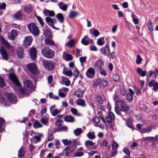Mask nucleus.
Masks as SVG:
<instances>
[{"mask_svg":"<svg viewBox=\"0 0 158 158\" xmlns=\"http://www.w3.org/2000/svg\"><path fill=\"white\" fill-rule=\"evenodd\" d=\"M27 27L29 32L34 35L36 36L40 34L38 27L34 23H31L27 25Z\"/></svg>","mask_w":158,"mask_h":158,"instance_id":"nucleus-1","label":"nucleus"},{"mask_svg":"<svg viewBox=\"0 0 158 158\" xmlns=\"http://www.w3.org/2000/svg\"><path fill=\"white\" fill-rule=\"evenodd\" d=\"M55 52L48 47H45L42 49L41 54L45 57L48 58H52L55 56Z\"/></svg>","mask_w":158,"mask_h":158,"instance_id":"nucleus-2","label":"nucleus"},{"mask_svg":"<svg viewBox=\"0 0 158 158\" xmlns=\"http://www.w3.org/2000/svg\"><path fill=\"white\" fill-rule=\"evenodd\" d=\"M42 63L44 68L48 71L51 70L55 68V64L54 62L43 60Z\"/></svg>","mask_w":158,"mask_h":158,"instance_id":"nucleus-3","label":"nucleus"},{"mask_svg":"<svg viewBox=\"0 0 158 158\" xmlns=\"http://www.w3.org/2000/svg\"><path fill=\"white\" fill-rule=\"evenodd\" d=\"M116 106L118 107L121 111L124 112L125 114L126 112L128 110L129 107L124 102L121 100H118L116 102Z\"/></svg>","mask_w":158,"mask_h":158,"instance_id":"nucleus-4","label":"nucleus"},{"mask_svg":"<svg viewBox=\"0 0 158 158\" xmlns=\"http://www.w3.org/2000/svg\"><path fill=\"white\" fill-rule=\"evenodd\" d=\"M45 19L47 24L53 28L57 30H60L59 28L55 27L54 25V24L56 23L57 22L55 19H52L48 16L46 17Z\"/></svg>","mask_w":158,"mask_h":158,"instance_id":"nucleus-5","label":"nucleus"},{"mask_svg":"<svg viewBox=\"0 0 158 158\" xmlns=\"http://www.w3.org/2000/svg\"><path fill=\"white\" fill-rule=\"evenodd\" d=\"M9 78L14 84L18 86H20L21 84L15 74L13 73H10L9 76Z\"/></svg>","mask_w":158,"mask_h":158,"instance_id":"nucleus-6","label":"nucleus"},{"mask_svg":"<svg viewBox=\"0 0 158 158\" xmlns=\"http://www.w3.org/2000/svg\"><path fill=\"white\" fill-rule=\"evenodd\" d=\"M27 67L29 71L31 73L35 75L38 73V70L35 63H31L28 64Z\"/></svg>","mask_w":158,"mask_h":158,"instance_id":"nucleus-7","label":"nucleus"},{"mask_svg":"<svg viewBox=\"0 0 158 158\" xmlns=\"http://www.w3.org/2000/svg\"><path fill=\"white\" fill-rule=\"evenodd\" d=\"M23 84L24 88L27 89L30 92H31L33 89L32 81L30 80H26L24 81Z\"/></svg>","mask_w":158,"mask_h":158,"instance_id":"nucleus-8","label":"nucleus"},{"mask_svg":"<svg viewBox=\"0 0 158 158\" xmlns=\"http://www.w3.org/2000/svg\"><path fill=\"white\" fill-rule=\"evenodd\" d=\"M6 95L8 99V101L14 104L16 103L17 100V97L14 94L7 93Z\"/></svg>","mask_w":158,"mask_h":158,"instance_id":"nucleus-9","label":"nucleus"},{"mask_svg":"<svg viewBox=\"0 0 158 158\" xmlns=\"http://www.w3.org/2000/svg\"><path fill=\"white\" fill-rule=\"evenodd\" d=\"M33 39L31 36H27L26 37L23 41V46L25 48H27L30 46L31 43Z\"/></svg>","mask_w":158,"mask_h":158,"instance_id":"nucleus-10","label":"nucleus"},{"mask_svg":"<svg viewBox=\"0 0 158 158\" xmlns=\"http://www.w3.org/2000/svg\"><path fill=\"white\" fill-rule=\"evenodd\" d=\"M104 66V62L101 60H98L95 63L94 66V69L97 72L99 71L100 69H102Z\"/></svg>","mask_w":158,"mask_h":158,"instance_id":"nucleus-11","label":"nucleus"},{"mask_svg":"<svg viewBox=\"0 0 158 158\" xmlns=\"http://www.w3.org/2000/svg\"><path fill=\"white\" fill-rule=\"evenodd\" d=\"M100 51L102 54L105 56H109L110 51L108 45L106 44L104 47L100 48Z\"/></svg>","mask_w":158,"mask_h":158,"instance_id":"nucleus-12","label":"nucleus"},{"mask_svg":"<svg viewBox=\"0 0 158 158\" xmlns=\"http://www.w3.org/2000/svg\"><path fill=\"white\" fill-rule=\"evenodd\" d=\"M87 77L89 78H92L94 77L95 74V71L94 69L92 68H89L86 73Z\"/></svg>","mask_w":158,"mask_h":158,"instance_id":"nucleus-13","label":"nucleus"},{"mask_svg":"<svg viewBox=\"0 0 158 158\" xmlns=\"http://www.w3.org/2000/svg\"><path fill=\"white\" fill-rule=\"evenodd\" d=\"M148 85L150 87L153 86L152 90L155 91L158 90V83L155 82L154 79H152L148 83Z\"/></svg>","mask_w":158,"mask_h":158,"instance_id":"nucleus-14","label":"nucleus"},{"mask_svg":"<svg viewBox=\"0 0 158 158\" xmlns=\"http://www.w3.org/2000/svg\"><path fill=\"white\" fill-rule=\"evenodd\" d=\"M30 56L32 60H35L36 57V50L35 47H32L29 52Z\"/></svg>","mask_w":158,"mask_h":158,"instance_id":"nucleus-15","label":"nucleus"},{"mask_svg":"<svg viewBox=\"0 0 158 158\" xmlns=\"http://www.w3.org/2000/svg\"><path fill=\"white\" fill-rule=\"evenodd\" d=\"M16 54L18 57L20 59H22L24 56V50L22 48L20 47L17 50Z\"/></svg>","mask_w":158,"mask_h":158,"instance_id":"nucleus-16","label":"nucleus"},{"mask_svg":"<svg viewBox=\"0 0 158 158\" xmlns=\"http://www.w3.org/2000/svg\"><path fill=\"white\" fill-rule=\"evenodd\" d=\"M115 116L114 114L111 111H110L108 116L106 117L107 122L108 123H112L114 121Z\"/></svg>","mask_w":158,"mask_h":158,"instance_id":"nucleus-17","label":"nucleus"},{"mask_svg":"<svg viewBox=\"0 0 158 158\" xmlns=\"http://www.w3.org/2000/svg\"><path fill=\"white\" fill-rule=\"evenodd\" d=\"M64 119L65 121L71 123H73L75 121L74 117L72 115H66L64 116Z\"/></svg>","mask_w":158,"mask_h":158,"instance_id":"nucleus-18","label":"nucleus"},{"mask_svg":"<svg viewBox=\"0 0 158 158\" xmlns=\"http://www.w3.org/2000/svg\"><path fill=\"white\" fill-rule=\"evenodd\" d=\"M17 35L16 31L15 30H12L11 31L9 32L8 34V38L11 40H14L15 39V36Z\"/></svg>","mask_w":158,"mask_h":158,"instance_id":"nucleus-19","label":"nucleus"},{"mask_svg":"<svg viewBox=\"0 0 158 158\" xmlns=\"http://www.w3.org/2000/svg\"><path fill=\"white\" fill-rule=\"evenodd\" d=\"M57 5L60 9L62 10L63 11H66L67 10L68 6L64 2H60L58 3Z\"/></svg>","mask_w":158,"mask_h":158,"instance_id":"nucleus-20","label":"nucleus"},{"mask_svg":"<svg viewBox=\"0 0 158 158\" xmlns=\"http://www.w3.org/2000/svg\"><path fill=\"white\" fill-rule=\"evenodd\" d=\"M0 52L3 59L7 60L8 55L5 50V49L3 47H2L0 48Z\"/></svg>","mask_w":158,"mask_h":158,"instance_id":"nucleus-21","label":"nucleus"},{"mask_svg":"<svg viewBox=\"0 0 158 158\" xmlns=\"http://www.w3.org/2000/svg\"><path fill=\"white\" fill-rule=\"evenodd\" d=\"M76 104L78 106H80L82 107H85L86 106L85 101L81 98H79L77 100Z\"/></svg>","mask_w":158,"mask_h":158,"instance_id":"nucleus-22","label":"nucleus"},{"mask_svg":"<svg viewBox=\"0 0 158 158\" xmlns=\"http://www.w3.org/2000/svg\"><path fill=\"white\" fill-rule=\"evenodd\" d=\"M85 90H81L79 89H77L75 91L73 95L76 96L78 98H82L84 93Z\"/></svg>","mask_w":158,"mask_h":158,"instance_id":"nucleus-23","label":"nucleus"},{"mask_svg":"<svg viewBox=\"0 0 158 158\" xmlns=\"http://www.w3.org/2000/svg\"><path fill=\"white\" fill-rule=\"evenodd\" d=\"M36 135H35L32 137V138L30 139L31 140L32 139H35L36 141V142H39L41 141V138L43 137V134L41 133H37Z\"/></svg>","mask_w":158,"mask_h":158,"instance_id":"nucleus-24","label":"nucleus"},{"mask_svg":"<svg viewBox=\"0 0 158 158\" xmlns=\"http://www.w3.org/2000/svg\"><path fill=\"white\" fill-rule=\"evenodd\" d=\"M79 15V13L77 11H75L73 10L70 11L69 15V18L70 19H73L78 16Z\"/></svg>","mask_w":158,"mask_h":158,"instance_id":"nucleus-25","label":"nucleus"},{"mask_svg":"<svg viewBox=\"0 0 158 158\" xmlns=\"http://www.w3.org/2000/svg\"><path fill=\"white\" fill-rule=\"evenodd\" d=\"M19 92L20 93V94L21 95H26L27 96V94L29 92H30L28 90L25 88H20L19 89Z\"/></svg>","mask_w":158,"mask_h":158,"instance_id":"nucleus-26","label":"nucleus"},{"mask_svg":"<svg viewBox=\"0 0 158 158\" xmlns=\"http://www.w3.org/2000/svg\"><path fill=\"white\" fill-rule=\"evenodd\" d=\"M5 120L2 118L0 117V133L2 132L5 130V126L4 123Z\"/></svg>","mask_w":158,"mask_h":158,"instance_id":"nucleus-27","label":"nucleus"},{"mask_svg":"<svg viewBox=\"0 0 158 158\" xmlns=\"http://www.w3.org/2000/svg\"><path fill=\"white\" fill-rule=\"evenodd\" d=\"M95 144V143H93L92 141L89 140H86L85 142V145L87 148H91L92 146H94Z\"/></svg>","mask_w":158,"mask_h":158,"instance_id":"nucleus-28","label":"nucleus"},{"mask_svg":"<svg viewBox=\"0 0 158 158\" xmlns=\"http://www.w3.org/2000/svg\"><path fill=\"white\" fill-rule=\"evenodd\" d=\"M13 17L15 19L20 20L22 19L23 15L21 12L19 11L14 15Z\"/></svg>","mask_w":158,"mask_h":158,"instance_id":"nucleus-29","label":"nucleus"},{"mask_svg":"<svg viewBox=\"0 0 158 158\" xmlns=\"http://www.w3.org/2000/svg\"><path fill=\"white\" fill-rule=\"evenodd\" d=\"M56 17L57 18L58 21L60 23H63L64 22V17L62 14L58 13L56 15Z\"/></svg>","mask_w":158,"mask_h":158,"instance_id":"nucleus-30","label":"nucleus"},{"mask_svg":"<svg viewBox=\"0 0 158 158\" xmlns=\"http://www.w3.org/2000/svg\"><path fill=\"white\" fill-rule=\"evenodd\" d=\"M89 32L91 34L93 35L96 37L98 36L100 34L98 30L95 28L90 29L89 30Z\"/></svg>","mask_w":158,"mask_h":158,"instance_id":"nucleus-31","label":"nucleus"},{"mask_svg":"<svg viewBox=\"0 0 158 158\" xmlns=\"http://www.w3.org/2000/svg\"><path fill=\"white\" fill-rule=\"evenodd\" d=\"M46 118H42L40 120L41 123L46 126H48V119L49 118V116L48 115H46Z\"/></svg>","mask_w":158,"mask_h":158,"instance_id":"nucleus-32","label":"nucleus"},{"mask_svg":"<svg viewBox=\"0 0 158 158\" xmlns=\"http://www.w3.org/2000/svg\"><path fill=\"white\" fill-rule=\"evenodd\" d=\"M82 131H83L81 128H78L73 131V133L76 136H77L79 135L82 132Z\"/></svg>","mask_w":158,"mask_h":158,"instance_id":"nucleus-33","label":"nucleus"},{"mask_svg":"<svg viewBox=\"0 0 158 158\" xmlns=\"http://www.w3.org/2000/svg\"><path fill=\"white\" fill-rule=\"evenodd\" d=\"M44 41L45 44L47 45H50L52 46L55 45V42L51 39H45L44 40Z\"/></svg>","mask_w":158,"mask_h":158,"instance_id":"nucleus-34","label":"nucleus"},{"mask_svg":"<svg viewBox=\"0 0 158 158\" xmlns=\"http://www.w3.org/2000/svg\"><path fill=\"white\" fill-rule=\"evenodd\" d=\"M1 43L2 44L6 47L7 48L9 47V43L2 37L1 38Z\"/></svg>","mask_w":158,"mask_h":158,"instance_id":"nucleus-35","label":"nucleus"},{"mask_svg":"<svg viewBox=\"0 0 158 158\" xmlns=\"http://www.w3.org/2000/svg\"><path fill=\"white\" fill-rule=\"evenodd\" d=\"M87 136L90 139H93L95 138V135L94 132H89L87 134Z\"/></svg>","mask_w":158,"mask_h":158,"instance_id":"nucleus-36","label":"nucleus"},{"mask_svg":"<svg viewBox=\"0 0 158 158\" xmlns=\"http://www.w3.org/2000/svg\"><path fill=\"white\" fill-rule=\"evenodd\" d=\"M24 10L25 12L28 14L30 13L32 11V6L30 5L25 6L24 8Z\"/></svg>","mask_w":158,"mask_h":158,"instance_id":"nucleus-37","label":"nucleus"},{"mask_svg":"<svg viewBox=\"0 0 158 158\" xmlns=\"http://www.w3.org/2000/svg\"><path fill=\"white\" fill-rule=\"evenodd\" d=\"M105 41L103 37L99 38L98 40L97 44L99 46H102L105 43Z\"/></svg>","mask_w":158,"mask_h":158,"instance_id":"nucleus-38","label":"nucleus"},{"mask_svg":"<svg viewBox=\"0 0 158 158\" xmlns=\"http://www.w3.org/2000/svg\"><path fill=\"white\" fill-rule=\"evenodd\" d=\"M43 125L37 121H35L33 124V127L35 128L42 127Z\"/></svg>","mask_w":158,"mask_h":158,"instance_id":"nucleus-39","label":"nucleus"},{"mask_svg":"<svg viewBox=\"0 0 158 158\" xmlns=\"http://www.w3.org/2000/svg\"><path fill=\"white\" fill-rule=\"evenodd\" d=\"M74 44V40L73 39L70 40L65 44V46H68L70 48L73 47Z\"/></svg>","mask_w":158,"mask_h":158,"instance_id":"nucleus-40","label":"nucleus"},{"mask_svg":"<svg viewBox=\"0 0 158 158\" xmlns=\"http://www.w3.org/2000/svg\"><path fill=\"white\" fill-rule=\"evenodd\" d=\"M72 147L71 146H68L66 147L63 150V152H65V151H69V152L70 153H72L73 152L74 150H75V149H71Z\"/></svg>","mask_w":158,"mask_h":158,"instance_id":"nucleus-41","label":"nucleus"},{"mask_svg":"<svg viewBox=\"0 0 158 158\" xmlns=\"http://www.w3.org/2000/svg\"><path fill=\"white\" fill-rule=\"evenodd\" d=\"M44 34L46 37L51 38L52 37L50 31L48 30H45L44 31Z\"/></svg>","mask_w":158,"mask_h":158,"instance_id":"nucleus-42","label":"nucleus"},{"mask_svg":"<svg viewBox=\"0 0 158 158\" xmlns=\"http://www.w3.org/2000/svg\"><path fill=\"white\" fill-rule=\"evenodd\" d=\"M36 18L41 26L43 27H44V23L41 17L39 16H36Z\"/></svg>","mask_w":158,"mask_h":158,"instance_id":"nucleus-43","label":"nucleus"},{"mask_svg":"<svg viewBox=\"0 0 158 158\" xmlns=\"http://www.w3.org/2000/svg\"><path fill=\"white\" fill-rule=\"evenodd\" d=\"M108 84V81L106 80H101L99 83L100 85L102 87H104L107 86Z\"/></svg>","mask_w":158,"mask_h":158,"instance_id":"nucleus-44","label":"nucleus"},{"mask_svg":"<svg viewBox=\"0 0 158 158\" xmlns=\"http://www.w3.org/2000/svg\"><path fill=\"white\" fill-rule=\"evenodd\" d=\"M25 154V152L23 148H20L19 151L18 155L20 157H23Z\"/></svg>","mask_w":158,"mask_h":158,"instance_id":"nucleus-45","label":"nucleus"},{"mask_svg":"<svg viewBox=\"0 0 158 158\" xmlns=\"http://www.w3.org/2000/svg\"><path fill=\"white\" fill-rule=\"evenodd\" d=\"M63 73L64 74L67 76H71L73 75V73L71 71L68 70L66 71L63 69Z\"/></svg>","mask_w":158,"mask_h":158,"instance_id":"nucleus-46","label":"nucleus"},{"mask_svg":"<svg viewBox=\"0 0 158 158\" xmlns=\"http://www.w3.org/2000/svg\"><path fill=\"white\" fill-rule=\"evenodd\" d=\"M114 109L115 111L118 114L120 115H125V114H122L121 112V110L117 106H116L115 107Z\"/></svg>","mask_w":158,"mask_h":158,"instance_id":"nucleus-47","label":"nucleus"},{"mask_svg":"<svg viewBox=\"0 0 158 158\" xmlns=\"http://www.w3.org/2000/svg\"><path fill=\"white\" fill-rule=\"evenodd\" d=\"M61 141L65 145L71 144L72 143L71 141L68 140L67 139H63L61 140Z\"/></svg>","mask_w":158,"mask_h":158,"instance_id":"nucleus-48","label":"nucleus"},{"mask_svg":"<svg viewBox=\"0 0 158 158\" xmlns=\"http://www.w3.org/2000/svg\"><path fill=\"white\" fill-rule=\"evenodd\" d=\"M147 26L149 30L151 32L153 31V28L152 26V23L150 21H149L147 23Z\"/></svg>","mask_w":158,"mask_h":158,"instance_id":"nucleus-49","label":"nucleus"},{"mask_svg":"<svg viewBox=\"0 0 158 158\" xmlns=\"http://www.w3.org/2000/svg\"><path fill=\"white\" fill-rule=\"evenodd\" d=\"M5 85V83L4 79L2 78L0 76V87L1 88L4 87Z\"/></svg>","mask_w":158,"mask_h":158,"instance_id":"nucleus-50","label":"nucleus"},{"mask_svg":"<svg viewBox=\"0 0 158 158\" xmlns=\"http://www.w3.org/2000/svg\"><path fill=\"white\" fill-rule=\"evenodd\" d=\"M113 78L114 81H118L120 79L119 76L117 74H113Z\"/></svg>","mask_w":158,"mask_h":158,"instance_id":"nucleus-51","label":"nucleus"},{"mask_svg":"<svg viewBox=\"0 0 158 158\" xmlns=\"http://www.w3.org/2000/svg\"><path fill=\"white\" fill-rule=\"evenodd\" d=\"M143 139L144 141H146L148 140L152 141L155 139V138L154 137L150 136L143 138Z\"/></svg>","mask_w":158,"mask_h":158,"instance_id":"nucleus-52","label":"nucleus"},{"mask_svg":"<svg viewBox=\"0 0 158 158\" xmlns=\"http://www.w3.org/2000/svg\"><path fill=\"white\" fill-rule=\"evenodd\" d=\"M142 58L139 55H138L137 56V58L136 60V63L138 64H139L142 60Z\"/></svg>","mask_w":158,"mask_h":158,"instance_id":"nucleus-53","label":"nucleus"},{"mask_svg":"<svg viewBox=\"0 0 158 158\" xmlns=\"http://www.w3.org/2000/svg\"><path fill=\"white\" fill-rule=\"evenodd\" d=\"M81 43L84 45H87L89 44V41L85 38H83L81 40Z\"/></svg>","mask_w":158,"mask_h":158,"instance_id":"nucleus-54","label":"nucleus"},{"mask_svg":"<svg viewBox=\"0 0 158 158\" xmlns=\"http://www.w3.org/2000/svg\"><path fill=\"white\" fill-rule=\"evenodd\" d=\"M96 99L97 101L100 104H102L103 103V100L102 99L101 96H97Z\"/></svg>","mask_w":158,"mask_h":158,"instance_id":"nucleus-55","label":"nucleus"},{"mask_svg":"<svg viewBox=\"0 0 158 158\" xmlns=\"http://www.w3.org/2000/svg\"><path fill=\"white\" fill-rule=\"evenodd\" d=\"M127 100L129 101H131L133 99V96L131 94H128L126 96Z\"/></svg>","mask_w":158,"mask_h":158,"instance_id":"nucleus-56","label":"nucleus"},{"mask_svg":"<svg viewBox=\"0 0 158 158\" xmlns=\"http://www.w3.org/2000/svg\"><path fill=\"white\" fill-rule=\"evenodd\" d=\"M63 121L60 119L56 120L55 122V124L57 126H60L63 123Z\"/></svg>","mask_w":158,"mask_h":158,"instance_id":"nucleus-57","label":"nucleus"},{"mask_svg":"<svg viewBox=\"0 0 158 158\" xmlns=\"http://www.w3.org/2000/svg\"><path fill=\"white\" fill-rule=\"evenodd\" d=\"M50 112L53 116H56L58 113H60V112H59L58 110L56 109L53 110H52V111Z\"/></svg>","mask_w":158,"mask_h":158,"instance_id":"nucleus-58","label":"nucleus"},{"mask_svg":"<svg viewBox=\"0 0 158 158\" xmlns=\"http://www.w3.org/2000/svg\"><path fill=\"white\" fill-rule=\"evenodd\" d=\"M92 120L94 123H99L100 119L98 117H95L93 118Z\"/></svg>","mask_w":158,"mask_h":158,"instance_id":"nucleus-59","label":"nucleus"},{"mask_svg":"<svg viewBox=\"0 0 158 158\" xmlns=\"http://www.w3.org/2000/svg\"><path fill=\"white\" fill-rule=\"evenodd\" d=\"M70 110L73 115H76L77 114L78 111L76 109L72 107L70 109Z\"/></svg>","mask_w":158,"mask_h":158,"instance_id":"nucleus-60","label":"nucleus"},{"mask_svg":"<svg viewBox=\"0 0 158 158\" xmlns=\"http://www.w3.org/2000/svg\"><path fill=\"white\" fill-rule=\"evenodd\" d=\"M84 155V153L83 152H77L73 156V157H80Z\"/></svg>","mask_w":158,"mask_h":158,"instance_id":"nucleus-61","label":"nucleus"},{"mask_svg":"<svg viewBox=\"0 0 158 158\" xmlns=\"http://www.w3.org/2000/svg\"><path fill=\"white\" fill-rule=\"evenodd\" d=\"M118 144L114 141L112 144V148L113 149H117L118 148Z\"/></svg>","mask_w":158,"mask_h":158,"instance_id":"nucleus-62","label":"nucleus"},{"mask_svg":"<svg viewBox=\"0 0 158 158\" xmlns=\"http://www.w3.org/2000/svg\"><path fill=\"white\" fill-rule=\"evenodd\" d=\"M99 71L100 73L102 75L104 76H106V75L107 73L104 69H102H102H100Z\"/></svg>","mask_w":158,"mask_h":158,"instance_id":"nucleus-63","label":"nucleus"},{"mask_svg":"<svg viewBox=\"0 0 158 158\" xmlns=\"http://www.w3.org/2000/svg\"><path fill=\"white\" fill-rule=\"evenodd\" d=\"M79 73V71L77 69H76L74 71L73 75L76 78H77L78 76Z\"/></svg>","mask_w":158,"mask_h":158,"instance_id":"nucleus-64","label":"nucleus"}]
</instances>
